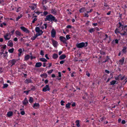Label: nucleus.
I'll list each match as a JSON object with an SVG mask.
<instances>
[{
	"mask_svg": "<svg viewBox=\"0 0 127 127\" xmlns=\"http://www.w3.org/2000/svg\"><path fill=\"white\" fill-rule=\"evenodd\" d=\"M45 21H48L50 22L54 21L55 22H57L58 21L55 17L51 14H49L47 15L45 19Z\"/></svg>",
	"mask_w": 127,
	"mask_h": 127,
	"instance_id": "1",
	"label": "nucleus"
},
{
	"mask_svg": "<svg viewBox=\"0 0 127 127\" xmlns=\"http://www.w3.org/2000/svg\"><path fill=\"white\" fill-rule=\"evenodd\" d=\"M35 31L37 33L36 34L37 35V36L41 35L43 33V32L42 30H40V29L38 27H36L35 29Z\"/></svg>",
	"mask_w": 127,
	"mask_h": 127,
	"instance_id": "2",
	"label": "nucleus"
},
{
	"mask_svg": "<svg viewBox=\"0 0 127 127\" xmlns=\"http://www.w3.org/2000/svg\"><path fill=\"white\" fill-rule=\"evenodd\" d=\"M19 59H13L11 60H10L8 63L9 64V65H11V67L13 65H14L15 64V63Z\"/></svg>",
	"mask_w": 127,
	"mask_h": 127,
	"instance_id": "3",
	"label": "nucleus"
},
{
	"mask_svg": "<svg viewBox=\"0 0 127 127\" xmlns=\"http://www.w3.org/2000/svg\"><path fill=\"white\" fill-rule=\"evenodd\" d=\"M76 46L78 48H82L85 46V43L82 42L79 44H76Z\"/></svg>",
	"mask_w": 127,
	"mask_h": 127,
	"instance_id": "4",
	"label": "nucleus"
},
{
	"mask_svg": "<svg viewBox=\"0 0 127 127\" xmlns=\"http://www.w3.org/2000/svg\"><path fill=\"white\" fill-rule=\"evenodd\" d=\"M59 38L60 40L61 41L63 42V43L65 44H67V43L66 42V39L63 36H60L59 37Z\"/></svg>",
	"mask_w": 127,
	"mask_h": 127,
	"instance_id": "5",
	"label": "nucleus"
},
{
	"mask_svg": "<svg viewBox=\"0 0 127 127\" xmlns=\"http://www.w3.org/2000/svg\"><path fill=\"white\" fill-rule=\"evenodd\" d=\"M49 85H46V86L43 89L42 91L46 92L47 91H49L50 90Z\"/></svg>",
	"mask_w": 127,
	"mask_h": 127,
	"instance_id": "6",
	"label": "nucleus"
},
{
	"mask_svg": "<svg viewBox=\"0 0 127 127\" xmlns=\"http://www.w3.org/2000/svg\"><path fill=\"white\" fill-rule=\"evenodd\" d=\"M20 29L24 32L27 33H30V31L28 30V29L25 28L24 27L22 26L20 27Z\"/></svg>",
	"mask_w": 127,
	"mask_h": 127,
	"instance_id": "7",
	"label": "nucleus"
},
{
	"mask_svg": "<svg viewBox=\"0 0 127 127\" xmlns=\"http://www.w3.org/2000/svg\"><path fill=\"white\" fill-rule=\"evenodd\" d=\"M56 34V32L55 30L53 29L51 31V36L54 38Z\"/></svg>",
	"mask_w": 127,
	"mask_h": 127,
	"instance_id": "8",
	"label": "nucleus"
},
{
	"mask_svg": "<svg viewBox=\"0 0 127 127\" xmlns=\"http://www.w3.org/2000/svg\"><path fill=\"white\" fill-rule=\"evenodd\" d=\"M7 45L10 47H12L13 46V44L11 40H9L8 41L7 44Z\"/></svg>",
	"mask_w": 127,
	"mask_h": 127,
	"instance_id": "9",
	"label": "nucleus"
},
{
	"mask_svg": "<svg viewBox=\"0 0 127 127\" xmlns=\"http://www.w3.org/2000/svg\"><path fill=\"white\" fill-rule=\"evenodd\" d=\"M52 43L53 46L55 47H56L57 46V45L58 44V42L57 41H56L52 40Z\"/></svg>",
	"mask_w": 127,
	"mask_h": 127,
	"instance_id": "10",
	"label": "nucleus"
},
{
	"mask_svg": "<svg viewBox=\"0 0 127 127\" xmlns=\"http://www.w3.org/2000/svg\"><path fill=\"white\" fill-rule=\"evenodd\" d=\"M42 65L41 63L40 62H38L36 63L35 65V67H40Z\"/></svg>",
	"mask_w": 127,
	"mask_h": 127,
	"instance_id": "11",
	"label": "nucleus"
},
{
	"mask_svg": "<svg viewBox=\"0 0 127 127\" xmlns=\"http://www.w3.org/2000/svg\"><path fill=\"white\" fill-rule=\"evenodd\" d=\"M10 34V33H7L6 34V35H4V37L6 40H8L10 39V38L7 37Z\"/></svg>",
	"mask_w": 127,
	"mask_h": 127,
	"instance_id": "12",
	"label": "nucleus"
},
{
	"mask_svg": "<svg viewBox=\"0 0 127 127\" xmlns=\"http://www.w3.org/2000/svg\"><path fill=\"white\" fill-rule=\"evenodd\" d=\"M23 104L24 105H25L28 103V102L27 99L26 98H25L24 100L22 101Z\"/></svg>",
	"mask_w": 127,
	"mask_h": 127,
	"instance_id": "13",
	"label": "nucleus"
},
{
	"mask_svg": "<svg viewBox=\"0 0 127 127\" xmlns=\"http://www.w3.org/2000/svg\"><path fill=\"white\" fill-rule=\"evenodd\" d=\"M66 57V56L64 54H62L59 57V59L61 60H63L65 59Z\"/></svg>",
	"mask_w": 127,
	"mask_h": 127,
	"instance_id": "14",
	"label": "nucleus"
},
{
	"mask_svg": "<svg viewBox=\"0 0 127 127\" xmlns=\"http://www.w3.org/2000/svg\"><path fill=\"white\" fill-rule=\"evenodd\" d=\"M123 31V32L120 33V34L122 36L127 35V32L124 30Z\"/></svg>",
	"mask_w": 127,
	"mask_h": 127,
	"instance_id": "15",
	"label": "nucleus"
},
{
	"mask_svg": "<svg viewBox=\"0 0 127 127\" xmlns=\"http://www.w3.org/2000/svg\"><path fill=\"white\" fill-rule=\"evenodd\" d=\"M41 77L46 78L47 77V75L46 73H44L40 75Z\"/></svg>",
	"mask_w": 127,
	"mask_h": 127,
	"instance_id": "16",
	"label": "nucleus"
},
{
	"mask_svg": "<svg viewBox=\"0 0 127 127\" xmlns=\"http://www.w3.org/2000/svg\"><path fill=\"white\" fill-rule=\"evenodd\" d=\"M13 115V112L11 111H9L8 112L7 115L8 117L12 116Z\"/></svg>",
	"mask_w": 127,
	"mask_h": 127,
	"instance_id": "17",
	"label": "nucleus"
},
{
	"mask_svg": "<svg viewBox=\"0 0 127 127\" xmlns=\"http://www.w3.org/2000/svg\"><path fill=\"white\" fill-rule=\"evenodd\" d=\"M124 57H123L119 61V62H120V64L121 65H122L124 63Z\"/></svg>",
	"mask_w": 127,
	"mask_h": 127,
	"instance_id": "18",
	"label": "nucleus"
},
{
	"mask_svg": "<svg viewBox=\"0 0 127 127\" xmlns=\"http://www.w3.org/2000/svg\"><path fill=\"white\" fill-rule=\"evenodd\" d=\"M127 47H126L125 46L123 47V48L122 51V52L124 53V54H125L127 52L126 49Z\"/></svg>",
	"mask_w": 127,
	"mask_h": 127,
	"instance_id": "19",
	"label": "nucleus"
},
{
	"mask_svg": "<svg viewBox=\"0 0 127 127\" xmlns=\"http://www.w3.org/2000/svg\"><path fill=\"white\" fill-rule=\"evenodd\" d=\"M57 11L55 8L52 9L51 10V13L53 14H55L57 13Z\"/></svg>",
	"mask_w": 127,
	"mask_h": 127,
	"instance_id": "20",
	"label": "nucleus"
},
{
	"mask_svg": "<svg viewBox=\"0 0 127 127\" xmlns=\"http://www.w3.org/2000/svg\"><path fill=\"white\" fill-rule=\"evenodd\" d=\"M18 51L19 52L18 54V55L19 57H20L21 56V55L23 52L22 50V49L20 48L18 50Z\"/></svg>",
	"mask_w": 127,
	"mask_h": 127,
	"instance_id": "21",
	"label": "nucleus"
},
{
	"mask_svg": "<svg viewBox=\"0 0 127 127\" xmlns=\"http://www.w3.org/2000/svg\"><path fill=\"white\" fill-rule=\"evenodd\" d=\"M39 106V105L38 103H35L34 104L33 107L35 109L37 108V107H38Z\"/></svg>",
	"mask_w": 127,
	"mask_h": 127,
	"instance_id": "22",
	"label": "nucleus"
},
{
	"mask_svg": "<svg viewBox=\"0 0 127 127\" xmlns=\"http://www.w3.org/2000/svg\"><path fill=\"white\" fill-rule=\"evenodd\" d=\"M15 33L17 35L19 36L21 35L23 36V34H22L21 32L18 31H16L15 32Z\"/></svg>",
	"mask_w": 127,
	"mask_h": 127,
	"instance_id": "23",
	"label": "nucleus"
},
{
	"mask_svg": "<svg viewBox=\"0 0 127 127\" xmlns=\"http://www.w3.org/2000/svg\"><path fill=\"white\" fill-rule=\"evenodd\" d=\"M25 83L27 84L32 83V80L31 79H27L25 81Z\"/></svg>",
	"mask_w": 127,
	"mask_h": 127,
	"instance_id": "24",
	"label": "nucleus"
},
{
	"mask_svg": "<svg viewBox=\"0 0 127 127\" xmlns=\"http://www.w3.org/2000/svg\"><path fill=\"white\" fill-rule=\"evenodd\" d=\"M116 80H113L111 82H110V85H114L115 84H117V83H116Z\"/></svg>",
	"mask_w": 127,
	"mask_h": 127,
	"instance_id": "25",
	"label": "nucleus"
},
{
	"mask_svg": "<svg viewBox=\"0 0 127 127\" xmlns=\"http://www.w3.org/2000/svg\"><path fill=\"white\" fill-rule=\"evenodd\" d=\"M30 56L29 55H27L25 56V60L26 61L28 60L30 58Z\"/></svg>",
	"mask_w": 127,
	"mask_h": 127,
	"instance_id": "26",
	"label": "nucleus"
},
{
	"mask_svg": "<svg viewBox=\"0 0 127 127\" xmlns=\"http://www.w3.org/2000/svg\"><path fill=\"white\" fill-rule=\"evenodd\" d=\"M58 56L57 54H54L53 56V58L54 59H56L58 58Z\"/></svg>",
	"mask_w": 127,
	"mask_h": 127,
	"instance_id": "27",
	"label": "nucleus"
},
{
	"mask_svg": "<svg viewBox=\"0 0 127 127\" xmlns=\"http://www.w3.org/2000/svg\"><path fill=\"white\" fill-rule=\"evenodd\" d=\"M122 31L123 30H125V31H127V26L126 25L124 26L123 27H122Z\"/></svg>",
	"mask_w": 127,
	"mask_h": 127,
	"instance_id": "28",
	"label": "nucleus"
},
{
	"mask_svg": "<svg viewBox=\"0 0 127 127\" xmlns=\"http://www.w3.org/2000/svg\"><path fill=\"white\" fill-rule=\"evenodd\" d=\"M71 104L70 103H68L65 106V107L67 109H69L70 108V105H71Z\"/></svg>",
	"mask_w": 127,
	"mask_h": 127,
	"instance_id": "29",
	"label": "nucleus"
},
{
	"mask_svg": "<svg viewBox=\"0 0 127 127\" xmlns=\"http://www.w3.org/2000/svg\"><path fill=\"white\" fill-rule=\"evenodd\" d=\"M85 11V9L84 7H83L81 8L79 10L80 12L82 13Z\"/></svg>",
	"mask_w": 127,
	"mask_h": 127,
	"instance_id": "30",
	"label": "nucleus"
},
{
	"mask_svg": "<svg viewBox=\"0 0 127 127\" xmlns=\"http://www.w3.org/2000/svg\"><path fill=\"white\" fill-rule=\"evenodd\" d=\"M79 120H77L75 122L76 123V125L77 126V127H79L80 126L79 123Z\"/></svg>",
	"mask_w": 127,
	"mask_h": 127,
	"instance_id": "31",
	"label": "nucleus"
},
{
	"mask_svg": "<svg viewBox=\"0 0 127 127\" xmlns=\"http://www.w3.org/2000/svg\"><path fill=\"white\" fill-rule=\"evenodd\" d=\"M115 33L116 34H117L118 33H120L121 32H120L119 31V29L118 28H116L115 31Z\"/></svg>",
	"mask_w": 127,
	"mask_h": 127,
	"instance_id": "32",
	"label": "nucleus"
},
{
	"mask_svg": "<svg viewBox=\"0 0 127 127\" xmlns=\"http://www.w3.org/2000/svg\"><path fill=\"white\" fill-rule=\"evenodd\" d=\"M29 101L30 103H32L33 101V98L32 97H30Z\"/></svg>",
	"mask_w": 127,
	"mask_h": 127,
	"instance_id": "33",
	"label": "nucleus"
},
{
	"mask_svg": "<svg viewBox=\"0 0 127 127\" xmlns=\"http://www.w3.org/2000/svg\"><path fill=\"white\" fill-rule=\"evenodd\" d=\"M14 49L13 48H12L11 49H9L8 50V51L10 53H12L14 51Z\"/></svg>",
	"mask_w": 127,
	"mask_h": 127,
	"instance_id": "34",
	"label": "nucleus"
},
{
	"mask_svg": "<svg viewBox=\"0 0 127 127\" xmlns=\"http://www.w3.org/2000/svg\"><path fill=\"white\" fill-rule=\"evenodd\" d=\"M95 31V29L94 28L91 29L89 30V32L90 33H92L93 32Z\"/></svg>",
	"mask_w": 127,
	"mask_h": 127,
	"instance_id": "35",
	"label": "nucleus"
},
{
	"mask_svg": "<svg viewBox=\"0 0 127 127\" xmlns=\"http://www.w3.org/2000/svg\"><path fill=\"white\" fill-rule=\"evenodd\" d=\"M104 6L106 7H108L107 9H109V7L107 4L106 3H104Z\"/></svg>",
	"mask_w": 127,
	"mask_h": 127,
	"instance_id": "36",
	"label": "nucleus"
},
{
	"mask_svg": "<svg viewBox=\"0 0 127 127\" xmlns=\"http://www.w3.org/2000/svg\"><path fill=\"white\" fill-rule=\"evenodd\" d=\"M22 16V14H20V16H18V17L16 18V20L17 21L18 20V19H20L21 18Z\"/></svg>",
	"mask_w": 127,
	"mask_h": 127,
	"instance_id": "37",
	"label": "nucleus"
},
{
	"mask_svg": "<svg viewBox=\"0 0 127 127\" xmlns=\"http://www.w3.org/2000/svg\"><path fill=\"white\" fill-rule=\"evenodd\" d=\"M70 35L69 34L67 35L66 36V40H68L70 39V37H69Z\"/></svg>",
	"mask_w": 127,
	"mask_h": 127,
	"instance_id": "38",
	"label": "nucleus"
},
{
	"mask_svg": "<svg viewBox=\"0 0 127 127\" xmlns=\"http://www.w3.org/2000/svg\"><path fill=\"white\" fill-rule=\"evenodd\" d=\"M38 36L37 35H35V36H33L32 37V40H34L35 39V38H36Z\"/></svg>",
	"mask_w": 127,
	"mask_h": 127,
	"instance_id": "39",
	"label": "nucleus"
},
{
	"mask_svg": "<svg viewBox=\"0 0 127 127\" xmlns=\"http://www.w3.org/2000/svg\"><path fill=\"white\" fill-rule=\"evenodd\" d=\"M8 85L7 84H4L3 86V88H7L8 86Z\"/></svg>",
	"mask_w": 127,
	"mask_h": 127,
	"instance_id": "40",
	"label": "nucleus"
},
{
	"mask_svg": "<svg viewBox=\"0 0 127 127\" xmlns=\"http://www.w3.org/2000/svg\"><path fill=\"white\" fill-rule=\"evenodd\" d=\"M100 54L102 55H103L105 54V53L102 51H100Z\"/></svg>",
	"mask_w": 127,
	"mask_h": 127,
	"instance_id": "41",
	"label": "nucleus"
},
{
	"mask_svg": "<svg viewBox=\"0 0 127 127\" xmlns=\"http://www.w3.org/2000/svg\"><path fill=\"white\" fill-rule=\"evenodd\" d=\"M119 28H120L121 26L122 27H124L125 26L124 25H122V23L120 22H119Z\"/></svg>",
	"mask_w": 127,
	"mask_h": 127,
	"instance_id": "42",
	"label": "nucleus"
},
{
	"mask_svg": "<svg viewBox=\"0 0 127 127\" xmlns=\"http://www.w3.org/2000/svg\"><path fill=\"white\" fill-rule=\"evenodd\" d=\"M45 58H41L39 59V60L40 61L43 62H44Z\"/></svg>",
	"mask_w": 127,
	"mask_h": 127,
	"instance_id": "43",
	"label": "nucleus"
},
{
	"mask_svg": "<svg viewBox=\"0 0 127 127\" xmlns=\"http://www.w3.org/2000/svg\"><path fill=\"white\" fill-rule=\"evenodd\" d=\"M53 69H51V70H50L48 71V73L49 74H50L52 73V72L53 71Z\"/></svg>",
	"mask_w": 127,
	"mask_h": 127,
	"instance_id": "44",
	"label": "nucleus"
},
{
	"mask_svg": "<svg viewBox=\"0 0 127 127\" xmlns=\"http://www.w3.org/2000/svg\"><path fill=\"white\" fill-rule=\"evenodd\" d=\"M44 52L43 50H41L40 51V54L42 56L44 55Z\"/></svg>",
	"mask_w": 127,
	"mask_h": 127,
	"instance_id": "45",
	"label": "nucleus"
},
{
	"mask_svg": "<svg viewBox=\"0 0 127 127\" xmlns=\"http://www.w3.org/2000/svg\"><path fill=\"white\" fill-rule=\"evenodd\" d=\"M30 91V90H28V91H24V93H26V94L27 95H28L29 92Z\"/></svg>",
	"mask_w": 127,
	"mask_h": 127,
	"instance_id": "46",
	"label": "nucleus"
},
{
	"mask_svg": "<svg viewBox=\"0 0 127 127\" xmlns=\"http://www.w3.org/2000/svg\"><path fill=\"white\" fill-rule=\"evenodd\" d=\"M37 20V19L36 18H34L33 19V20L32 21V23H35V21H36Z\"/></svg>",
	"mask_w": 127,
	"mask_h": 127,
	"instance_id": "47",
	"label": "nucleus"
},
{
	"mask_svg": "<svg viewBox=\"0 0 127 127\" xmlns=\"http://www.w3.org/2000/svg\"><path fill=\"white\" fill-rule=\"evenodd\" d=\"M65 102L63 100H62L61 102V104L62 105H63L64 104H63Z\"/></svg>",
	"mask_w": 127,
	"mask_h": 127,
	"instance_id": "48",
	"label": "nucleus"
},
{
	"mask_svg": "<svg viewBox=\"0 0 127 127\" xmlns=\"http://www.w3.org/2000/svg\"><path fill=\"white\" fill-rule=\"evenodd\" d=\"M3 68L1 67L0 68V73H1L3 72Z\"/></svg>",
	"mask_w": 127,
	"mask_h": 127,
	"instance_id": "49",
	"label": "nucleus"
},
{
	"mask_svg": "<svg viewBox=\"0 0 127 127\" xmlns=\"http://www.w3.org/2000/svg\"><path fill=\"white\" fill-rule=\"evenodd\" d=\"M104 119H105V117H102L100 119V120H101V121H103V120Z\"/></svg>",
	"mask_w": 127,
	"mask_h": 127,
	"instance_id": "50",
	"label": "nucleus"
},
{
	"mask_svg": "<svg viewBox=\"0 0 127 127\" xmlns=\"http://www.w3.org/2000/svg\"><path fill=\"white\" fill-rule=\"evenodd\" d=\"M21 9V7H19L18 8L17 10H16V12H18Z\"/></svg>",
	"mask_w": 127,
	"mask_h": 127,
	"instance_id": "51",
	"label": "nucleus"
},
{
	"mask_svg": "<svg viewBox=\"0 0 127 127\" xmlns=\"http://www.w3.org/2000/svg\"><path fill=\"white\" fill-rule=\"evenodd\" d=\"M43 10H46L47 9V8L46 6H45L44 5L43 6Z\"/></svg>",
	"mask_w": 127,
	"mask_h": 127,
	"instance_id": "52",
	"label": "nucleus"
},
{
	"mask_svg": "<svg viewBox=\"0 0 127 127\" xmlns=\"http://www.w3.org/2000/svg\"><path fill=\"white\" fill-rule=\"evenodd\" d=\"M21 114L22 115H24L25 114V112L24 111H21Z\"/></svg>",
	"mask_w": 127,
	"mask_h": 127,
	"instance_id": "53",
	"label": "nucleus"
},
{
	"mask_svg": "<svg viewBox=\"0 0 127 127\" xmlns=\"http://www.w3.org/2000/svg\"><path fill=\"white\" fill-rule=\"evenodd\" d=\"M48 13V12L47 11H44L43 12V14L44 15H46Z\"/></svg>",
	"mask_w": 127,
	"mask_h": 127,
	"instance_id": "54",
	"label": "nucleus"
},
{
	"mask_svg": "<svg viewBox=\"0 0 127 127\" xmlns=\"http://www.w3.org/2000/svg\"><path fill=\"white\" fill-rule=\"evenodd\" d=\"M4 51V50H3L2 49L1 50V52L0 53V54L1 55H2V54H4V53H3Z\"/></svg>",
	"mask_w": 127,
	"mask_h": 127,
	"instance_id": "55",
	"label": "nucleus"
},
{
	"mask_svg": "<svg viewBox=\"0 0 127 127\" xmlns=\"http://www.w3.org/2000/svg\"><path fill=\"white\" fill-rule=\"evenodd\" d=\"M36 6H35V7H34L33 6H31V8L32 9L34 10L36 8Z\"/></svg>",
	"mask_w": 127,
	"mask_h": 127,
	"instance_id": "56",
	"label": "nucleus"
},
{
	"mask_svg": "<svg viewBox=\"0 0 127 127\" xmlns=\"http://www.w3.org/2000/svg\"><path fill=\"white\" fill-rule=\"evenodd\" d=\"M86 75L88 77H89L90 75V74L87 71L86 72Z\"/></svg>",
	"mask_w": 127,
	"mask_h": 127,
	"instance_id": "57",
	"label": "nucleus"
},
{
	"mask_svg": "<svg viewBox=\"0 0 127 127\" xmlns=\"http://www.w3.org/2000/svg\"><path fill=\"white\" fill-rule=\"evenodd\" d=\"M126 123V121L125 120H122V123L123 124H125Z\"/></svg>",
	"mask_w": 127,
	"mask_h": 127,
	"instance_id": "58",
	"label": "nucleus"
},
{
	"mask_svg": "<svg viewBox=\"0 0 127 127\" xmlns=\"http://www.w3.org/2000/svg\"><path fill=\"white\" fill-rule=\"evenodd\" d=\"M64 62V61L62 60L60 62V64H63Z\"/></svg>",
	"mask_w": 127,
	"mask_h": 127,
	"instance_id": "59",
	"label": "nucleus"
},
{
	"mask_svg": "<svg viewBox=\"0 0 127 127\" xmlns=\"http://www.w3.org/2000/svg\"><path fill=\"white\" fill-rule=\"evenodd\" d=\"M105 72L108 74H109L110 73L109 71L107 70H105Z\"/></svg>",
	"mask_w": 127,
	"mask_h": 127,
	"instance_id": "60",
	"label": "nucleus"
},
{
	"mask_svg": "<svg viewBox=\"0 0 127 127\" xmlns=\"http://www.w3.org/2000/svg\"><path fill=\"white\" fill-rule=\"evenodd\" d=\"M45 84H47L48 82V81L47 79H46L45 81Z\"/></svg>",
	"mask_w": 127,
	"mask_h": 127,
	"instance_id": "61",
	"label": "nucleus"
},
{
	"mask_svg": "<svg viewBox=\"0 0 127 127\" xmlns=\"http://www.w3.org/2000/svg\"><path fill=\"white\" fill-rule=\"evenodd\" d=\"M119 79L120 78L118 76L115 77V79L116 80H119Z\"/></svg>",
	"mask_w": 127,
	"mask_h": 127,
	"instance_id": "62",
	"label": "nucleus"
},
{
	"mask_svg": "<svg viewBox=\"0 0 127 127\" xmlns=\"http://www.w3.org/2000/svg\"><path fill=\"white\" fill-rule=\"evenodd\" d=\"M48 55L47 54H46L45 55V57L47 59H49V58L48 56Z\"/></svg>",
	"mask_w": 127,
	"mask_h": 127,
	"instance_id": "63",
	"label": "nucleus"
},
{
	"mask_svg": "<svg viewBox=\"0 0 127 127\" xmlns=\"http://www.w3.org/2000/svg\"><path fill=\"white\" fill-rule=\"evenodd\" d=\"M71 27H72L71 25H68L66 27L67 28H71Z\"/></svg>",
	"mask_w": 127,
	"mask_h": 127,
	"instance_id": "64",
	"label": "nucleus"
}]
</instances>
